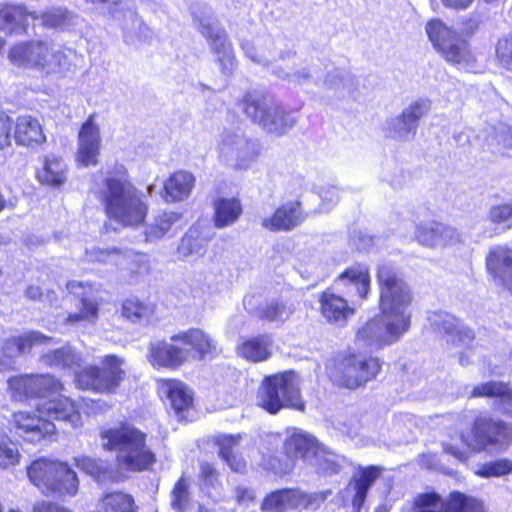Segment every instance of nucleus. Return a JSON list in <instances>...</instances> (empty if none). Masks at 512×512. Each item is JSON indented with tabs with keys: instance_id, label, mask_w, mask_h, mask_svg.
<instances>
[{
	"instance_id": "53",
	"label": "nucleus",
	"mask_w": 512,
	"mask_h": 512,
	"mask_svg": "<svg viewBox=\"0 0 512 512\" xmlns=\"http://www.w3.org/2000/svg\"><path fill=\"white\" fill-rule=\"evenodd\" d=\"M21 455L16 443L8 437L0 441V468L14 467L20 461Z\"/></svg>"
},
{
	"instance_id": "35",
	"label": "nucleus",
	"mask_w": 512,
	"mask_h": 512,
	"mask_svg": "<svg viewBox=\"0 0 512 512\" xmlns=\"http://www.w3.org/2000/svg\"><path fill=\"white\" fill-rule=\"evenodd\" d=\"M14 139L18 145L32 147L46 141L39 121L32 116L23 115L17 118Z\"/></svg>"
},
{
	"instance_id": "7",
	"label": "nucleus",
	"mask_w": 512,
	"mask_h": 512,
	"mask_svg": "<svg viewBox=\"0 0 512 512\" xmlns=\"http://www.w3.org/2000/svg\"><path fill=\"white\" fill-rule=\"evenodd\" d=\"M380 291L379 308L385 319L397 324L405 331L411 326V304L413 300L409 286L391 263H383L377 272Z\"/></svg>"
},
{
	"instance_id": "27",
	"label": "nucleus",
	"mask_w": 512,
	"mask_h": 512,
	"mask_svg": "<svg viewBox=\"0 0 512 512\" xmlns=\"http://www.w3.org/2000/svg\"><path fill=\"white\" fill-rule=\"evenodd\" d=\"M486 266L494 280L512 293V248L507 245L492 247L486 257Z\"/></svg>"
},
{
	"instance_id": "10",
	"label": "nucleus",
	"mask_w": 512,
	"mask_h": 512,
	"mask_svg": "<svg viewBox=\"0 0 512 512\" xmlns=\"http://www.w3.org/2000/svg\"><path fill=\"white\" fill-rule=\"evenodd\" d=\"M27 474L30 481L46 495L72 497L78 492L79 480L67 463L37 459L28 467Z\"/></svg>"
},
{
	"instance_id": "47",
	"label": "nucleus",
	"mask_w": 512,
	"mask_h": 512,
	"mask_svg": "<svg viewBox=\"0 0 512 512\" xmlns=\"http://www.w3.org/2000/svg\"><path fill=\"white\" fill-rule=\"evenodd\" d=\"M42 26L46 28H62L65 29L73 24L74 16L65 8L54 7L42 12L37 13Z\"/></svg>"
},
{
	"instance_id": "32",
	"label": "nucleus",
	"mask_w": 512,
	"mask_h": 512,
	"mask_svg": "<svg viewBox=\"0 0 512 512\" xmlns=\"http://www.w3.org/2000/svg\"><path fill=\"white\" fill-rule=\"evenodd\" d=\"M482 236L491 238L512 228V202L492 206L482 221Z\"/></svg>"
},
{
	"instance_id": "8",
	"label": "nucleus",
	"mask_w": 512,
	"mask_h": 512,
	"mask_svg": "<svg viewBox=\"0 0 512 512\" xmlns=\"http://www.w3.org/2000/svg\"><path fill=\"white\" fill-rule=\"evenodd\" d=\"M240 106L253 123L277 136L287 133L296 123L293 114L287 112L280 102L261 91L246 92Z\"/></svg>"
},
{
	"instance_id": "56",
	"label": "nucleus",
	"mask_w": 512,
	"mask_h": 512,
	"mask_svg": "<svg viewBox=\"0 0 512 512\" xmlns=\"http://www.w3.org/2000/svg\"><path fill=\"white\" fill-rule=\"evenodd\" d=\"M496 54L500 63L507 69L512 70V38L499 40Z\"/></svg>"
},
{
	"instance_id": "21",
	"label": "nucleus",
	"mask_w": 512,
	"mask_h": 512,
	"mask_svg": "<svg viewBox=\"0 0 512 512\" xmlns=\"http://www.w3.org/2000/svg\"><path fill=\"white\" fill-rule=\"evenodd\" d=\"M414 238L420 245L434 249L463 242V236L456 228L439 222L418 225Z\"/></svg>"
},
{
	"instance_id": "63",
	"label": "nucleus",
	"mask_w": 512,
	"mask_h": 512,
	"mask_svg": "<svg viewBox=\"0 0 512 512\" xmlns=\"http://www.w3.org/2000/svg\"><path fill=\"white\" fill-rule=\"evenodd\" d=\"M442 4L454 10H466L471 6L474 0H440Z\"/></svg>"
},
{
	"instance_id": "61",
	"label": "nucleus",
	"mask_w": 512,
	"mask_h": 512,
	"mask_svg": "<svg viewBox=\"0 0 512 512\" xmlns=\"http://www.w3.org/2000/svg\"><path fill=\"white\" fill-rule=\"evenodd\" d=\"M33 512H71L67 508L52 502H40L35 504Z\"/></svg>"
},
{
	"instance_id": "11",
	"label": "nucleus",
	"mask_w": 512,
	"mask_h": 512,
	"mask_svg": "<svg viewBox=\"0 0 512 512\" xmlns=\"http://www.w3.org/2000/svg\"><path fill=\"white\" fill-rule=\"evenodd\" d=\"M100 363L102 367L89 366L76 373L79 388L110 393L120 386L126 375L125 360L116 355H105Z\"/></svg>"
},
{
	"instance_id": "20",
	"label": "nucleus",
	"mask_w": 512,
	"mask_h": 512,
	"mask_svg": "<svg viewBox=\"0 0 512 512\" xmlns=\"http://www.w3.org/2000/svg\"><path fill=\"white\" fill-rule=\"evenodd\" d=\"M431 110V102L427 99H419L410 103L402 113L387 121L389 134L401 141L414 138L417 133L420 120Z\"/></svg>"
},
{
	"instance_id": "36",
	"label": "nucleus",
	"mask_w": 512,
	"mask_h": 512,
	"mask_svg": "<svg viewBox=\"0 0 512 512\" xmlns=\"http://www.w3.org/2000/svg\"><path fill=\"white\" fill-rule=\"evenodd\" d=\"M195 184V177L187 171H177L164 183V199L168 202L187 198Z\"/></svg>"
},
{
	"instance_id": "19",
	"label": "nucleus",
	"mask_w": 512,
	"mask_h": 512,
	"mask_svg": "<svg viewBox=\"0 0 512 512\" xmlns=\"http://www.w3.org/2000/svg\"><path fill=\"white\" fill-rule=\"evenodd\" d=\"M53 338L38 331H28L23 335L5 339L0 346V372L16 368L17 358L25 352L40 346H49Z\"/></svg>"
},
{
	"instance_id": "42",
	"label": "nucleus",
	"mask_w": 512,
	"mask_h": 512,
	"mask_svg": "<svg viewBox=\"0 0 512 512\" xmlns=\"http://www.w3.org/2000/svg\"><path fill=\"white\" fill-rule=\"evenodd\" d=\"M37 177L43 184L59 186L67 178V166L59 157L46 156L42 168L37 171Z\"/></svg>"
},
{
	"instance_id": "50",
	"label": "nucleus",
	"mask_w": 512,
	"mask_h": 512,
	"mask_svg": "<svg viewBox=\"0 0 512 512\" xmlns=\"http://www.w3.org/2000/svg\"><path fill=\"white\" fill-rule=\"evenodd\" d=\"M190 500V481L182 476L171 491V507L177 512H186Z\"/></svg>"
},
{
	"instance_id": "57",
	"label": "nucleus",
	"mask_w": 512,
	"mask_h": 512,
	"mask_svg": "<svg viewBox=\"0 0 512 512\" xmlns=\"http://www.w3.org/2000/svg\"><path fill=\"white\" fill-rule=\"evenodd\" d=\"M319 197L322 201V207L319 209V212H324L331 209L338 202L339 191L334 186L322 187Z\"/></svg>"
},
{
	"instance_id": "30",
	"label": "nucleus",
	"mask_w": 512,
	"mask_h": 512,
	"mask_svg": "<svg viewBox=\"0 0 512 512\" xmlns=\"http://www.w3.org/2000/svg\"><path fill=\"white\" fill-rule=\"evenodd\" d=\"M470 397L495 398V407L504 414L512 416V388L503 382L490 381L475 386Z\"/></svg>"
},
{
	"instance_id": "23",
	"label": "nucleus",
	"mask_w": 512,
	"mask_h": 512,
	"mask_svg": "<svg viewBox=\"0 0 512 512\" xmlns=\"http://www.w3.org/2000/svg\"><path fill=\"white\" fill-rule=\"evenodd\" d=\"M100 147V130L94 122V116L90 115L78 134L77 161L85 167L97 164Z\"/></svg>"
},
{
	"instance_id": "4",
	"label": "nucleus",
	"mask_w": 512,
	"mask_h": 512,
	"mask_svg": "<svg viewBox=\"0 0 512 512\" xmlns=\"http://www.w3.org/2000/svg\"><path fill=\"white\" fill-rule=\"evenodd\" d=\"M214 340L200 329H189L172 335L169 340L149 343L147 359L153 367L174 369L190 359H203L215 352Z\"/></svg>"
},
{
	"instance_id": "43",
	"label": "nucleus",
	"mask_w": 512,
	"mask_h": 512,
	"mask_svg": "<svg viewBox=\"0 0 512 512\" xmlns=\"http://www.w3.org/2000/svg\"><path fill=\"white\" fill-rule=\"evenodd\" d=\"M209 238L203 235L199 226H192L182 237L180 245L178 246V254L187 258L189 256H203L206 252V247Z\"/></svg>"
},
{
	"instance_id": "25",
	"label": "nucleus",
	"mask_w": 512,
	"mask_h": 512,
	"mask_svg": "<svg viewBox=\"0 0 512 512\" xmlns=\"http://www.w3.org/2000/svg\"><path fill=\"white\" fill-rule=\"evenodd\" d=\"M320 313L327 323L344 327L355 314V309L348 301L331 290L322 292L319 296Z\"/></svg>"
},
{
	"instance_id": "5",
	"label": "nucleus",
	"mask_w": 512,
	"mask_h": 512,
	"mask_svg": "<svg viewBox=\"0 0 512 512\" xmlns=\"http://www.w3.org/2000/svg\"><path fill=\"white\" fill-rule=\"evenodd\" d=\"M73 50L52 41L33 39L11 47L8 58L17 67L35 70L44 76L61 77L74 67Z\"/></svg>"
},
{
	"instance_id": "3",
	"label": "nucleus",
	"mask_w": 512,
	"mask_h": 512,
	"mask_svg": "<svg viewBox=\"0 0 512 512\" xmlns=\"http://www.w3.org/2000/svg\"><path fill=\"white\" fill-rule=\"evenodd\" d=\"M99 197L107 216L124 226H137L146 218L148 205L144 195L130 182L123 165H115L107 171Z\"/></svg>"
},
{
	"instance_id": "59",
	"label": "nucleus",
	"mask_w": 512,
	"mask_h": 512,
	"mask_svg": "<svg viewBox=\"0 0 512 512\" xmlns=\"http://www.w3.org/2000/svg\"><path fill=\"white\" fill-rule=\"evenodd\" d=\"M75 463L78 468L91 476L98 475L101 470L99 463L89 457L76 458Z\"/></svg>"
},
{
	"instance_id": "39",
	"label": "nucleus",
	"mask_w": 512,
	"mask_h": 512,
	"mask_svg": "<svg viewBox=\"0 0 512 512\" xmlns=\"http://www.w3.org/2000/svg\"><path fill=\"white\" fill-rule=\"evenodd\" d=\"M320 87L333 90L341 96L353 95L357 90V80L349 71L333 68L326 73L323 72Z\"/></svg>"
},
{
	"instance_id": "46",
	"label": "nucleus",
	"mask_w": 512,
	"mask_h": 512,
	"mask_svg": "<svg viewBox=\"0 0 512 512\" xmlns=\"http://www.w3.org/2000/svg\"><path fill=\"white\" fill-rule=\"evenodd\" d=\"M153 313L154 307L151 304L137 298L126 299L122 305V315L133 323L148 324Z\"/></svg>"
},
{
	"instance_id": "12",
	"label": "nucleus",
	"mask_w": 512,
	"mask_h": 512,
	"mask_svg": "<svg viewBox=\"0 0 512 512\" xmlns=\"http://www.w3.org/2000/svg\"><path fill=\"white\" fill-rule=\"evenodd\" d=\"M260 148L257 140L234 130L224 131L217 145L219 158L236 170L249 169L257 160Z\"/></svg>"
},
{
	"instance_id": "52",
	"label": "nucleus",
	"mask_w": 512,
	"mask_h": 512,
	"mask_svg": "<svg viewBox=\"0 0 512 512\" xmlns=\"http://www.w3.org/2000/svg\"><path fill=\"white\" fill-rule=\"evenodd\" d=\"M236 444V438L233 436H224L219 441V455L227 462L233 471H241L245 468V462L243 459L233 454L232 447Z\"/></svg>"
},
{
	"instance_id": "17",
	"label": "nucleus",
	"mask_w": 512,
	"mask_h": 512,
	"mask_svg": "<svg viewBox=\"0 0 512 512\" xmlns=\"http://www.w3.org/2000/svg\"><path fill=\"white\" fill-rule=\"evenodd\" d=\"M415 512H484L483 503L460 492H453L442 499L438 494L423 493L414 501Z\"/></svg>"
},
{
	"instance_id": "64",
	"label": "nucleus",
	"mask_w": 512,
	"mask_h": 512,
	"mask_svg": "<svg viewBox=\"0 0 512 512\" xmlns=\"http://www.w3.org/2000/svg\"><path fill=\"white\" fill-rule=\"evenodd\" d=\"M498 144L503 145L504 148L512 149V129H504L497 135Z\"/></svg>"
},
{
	"instance_id": "45",
	"label": "nucleus",
	"mask_w": 512,
	"mask_h": 512,
	"mask_svg": "<svg viewBox=\"0 0 512 512\" xmlns=\"http://www.w3.org/2000/svg\"><path fill=\"white\" fill-rule=\"evenodd\" d=\"M324 70L322 69V65L320 64H313L308 67H303L300 70L294 72L293 74H289L284 72L282 69L276 68L274 70V73L279 78H288L290 82L296 83V84H314L316 86L320 87V84L322 83V76H323Z\"/></svg>"
},
{
	"instance_id": "41",
	"label": "nucleus",
	"mask_w": 512,
	"mask_h": 512,
	"mask_svg": "<svg viewBox=\"0 0 512 512\" xmlns=\"http://www.w3.org/2000/svg\"><path fill=\"white\" fill-rule=\"evenodd\" d=\"M382 469L376 466H370L360 471L359 476L354 478L351 487L354 490L352 500L353 508L359 512L366 500L367 493L376 479L380 476Z\"/></svg>"
},
{
	"instance_id": "48",
	"label": "nucleus",
	"mask_w": 512,
	"mask_h": 512,
	"mask_svg": "<svg viewBox=\"0 0 512 512\" xmlns=\"http://www.w3.org/2000/svg\"><path fill=\"white\" fill-rule=\"evenodd\" d=\"M180 219V214L164 212L155 217L153 223L147 226L145 235L149 241H154L166 235L172 226Z\"/></svg>"
},
{
	"instance_id": "15",
	"label": "nucleus",
	"mask_w": 512,
	"mask_h": 512,
	"mask_svg": "<svg viewBox=\"0 0 512 512\" xmlns=\"http://www.w3.org/2000/svg\"><path fill=\"white\" fill-rule=\"evenodd\" d=\"M426 32L434 47L448 62L468 67L472 59L467 43L458 38L442 21L432 20Z\"/></svg>"
},
{
	"instance_id": "37",
	"label": "nucleus",
	"mask_w": 512,
	"mask_h": 512,
	"mask_svg": "<svg viewBox=\"0 0 512 512\" xmlns=\"http://www.w3.org/2000/svg\"><path fill=\"white\" fill-rule=\"evenodd\" d=\"M214 223L217 228L233 225L243 212L241 201L238 198H217L213 203Z\"/></svg>"
},
{
	"instance_id": "6",
	"label": "nucleus",
	"mask_w": 512,
	"mask_h": 512,
	"mask_svg": "<svg viewBox=\"0 0 512 512\" xmlns=\"http://www.w3.org/2000/svg\"><path fill=\"white\" fill-rule=\"evenodd\" d=\"M100 438L105 450L117 453L116 461L121 470L145 471L156 461L155 454L146 444V433L129 423L104 429Z\"/></svg>"
},
{
	"instance_id": "24",
	"label": "nucleus",
	"mask_w": 512,
	"mask_h": 512,
	"mask_svg": "<svg viewBox=\"0 0 512 512\" xmlns=\"http://www.w3.org/2000/svg\"><path fill=\"white\" fill-rule=\"evenodd\" d=\"M430 326L433 330L446 337L447 341L469 345L475 335L467 326L463 325L458 319L446 312H434L429 318Z\"/></svg>"
},
{
	"instance_id": "14",
	"label": "nucleus",
	"mask_w": 512,
	"mask_h": 512,
	"mask_svg": "<svg viewBox=\"0 0 512 512\" xmlns=\"http://www.w3.org/2000/svg\"><path fill=\"white\" fill-rule=\"evenodd\" d=\"M510 429L501 421L488 417H479L475 420L470 432L462 434L465 445L475 452L494 449L500 450L507 446L510 439Z\"/></svg>"
},
{
	"instance_id": "54",
	"label": "nucleus",
	"mask_w": 512,
	"mask_h": 512,
	"mask_svg": "<svg viewBox=\"0 0 512 512\" xmlns=\"http://www.w3.org/2000/svg\"><path fill=\"white\" fill-rule=\"evenodd\" d=\"M511 466L509 459H498L484 464L477 472L482 477H500L510 473Z\"/></svg>"
},
{
	"instance_id": "26",
	"label": "nucleus",
	"mask_w": 512,
	"mask_h": 512,
	"mask_svg": "<svg viewBox=\"0 0 512 512\" xmlns=\"http://www.w3.org/2000/svg\"><path fill=\"white\" fill-rule=\"evenodd\" d=\"M38 18L35 11H30L24 4H0V31L7 34H27L29 19Z\"/></svg>"
},
{
	"instance_id": "1",
	"label": "nucleus",
	"mask_w": 512,
	"mask_h": 512,
	"mask_svg": "<svg viewBox=\"0 0 512 512\" xmlns=\"http://www.w3.org/2000/svg\"><path fill=\"white\" fill-rule=\"evenodd\" d=\"M12 395L19 401L37 398V413L18 411L13 415L15 432L25 441L37 443L54 433L52 420H59L72 427L82 425L81 415L76 404L60 395L63 385L49 374L22 375L9 380Z\"/></svg>"
},
{
	"instance_id": "55",
	"label": "nucleus",
	"mask_w": 512,
	"mask_h": 512,
	"mask_svg": "<svg viewBox=\"0 0 512 512\" xmlns=\"http://www.w3.org/2000/svg\"><path fill=\"white\" fill-rule=\"evenodd\" d=\"M89 256L92 261H97V262H101L104 264H113V265H118L121 262V259L123 258L122 252L116 248L93 249L89 253Z\"/></svg>"
},
{
	"instance_id": "18",
	"label": "nucleus",
	"mask_w": 512,
	"mask_h": 512,
	"mask_svg": "<svg viewBox=\"0 0 512 512\" xmlns=\"http://www.w3.org/2000/svg\"><path fill=\"white\" fill-rule=\"evenodd\" d=\"M405 333L407 331L381 314L359 328L356 341L363 348L375 350L398 342Z\"/></svg>"
},
{
	"instance_id": "38",
	"label": "nucleus",
	"mask_w": 512,
	"mask_h": 512,
	"mask_svg": "<svg viewBox=\"0 0 512 512\" xmlns=\"http://www.w3.org/2000/svg\"><path fill=\"white\" fill-rule=\"evenodd\" d=\"M273 339L269 334L258 335L243 341L237 348L240 356L252 361L267 360L272 354Z\"/></svg>"
},
{
	"instance_id": "9",
	"label": "nucleus",
	"mask_w": 512,
	"mask_h": 512,
	"mask_svg": "<svg viewBox=\"0 0 512 512\" xmlns=\"http://www.w3.org/2000/svg\"><path fill=\"white\" fill-rule=\"evenodd\" d=\"M257 404L270 414H277L283 408L304 411L305 402L297 375L288 371L265 377L258 391Z\"/></svg>"
},
{
	"instance_id": "22",
	"label": "nucleus",
	"mask_w": 512,
	"mask_h": 512,
	"mask_svg": "<svg viewBox=\"0 0 512 512\" xmlns=\"http://www.w3.org/2000/svg\"><path fill=\"white\" fill-rule=\"evenodd\" d=\"M307 218L298 200L288 201L275 210L273 215L262 219L263 228L270 231H290L301 225Z\"/></svg>"
},
{
	"instance_id": "13",
	"label": "nucleus",
	"mask_w": 512,
	"mask_h": 512,
	"mask_svg": "<svg viewBox=\"0 0 512 512\" xmlns=\"http://www.w3.org/2000/svg\"><path fill=\"white\" fill-rule=\"evenodd\" d=\"M380 370L377 358L351 354L338 359L330 370L331 379L348 389H356L372 380Z\"/></svg>"
},
{
	"instance_id": "2",
	"label": "nucleus",
	"mask_w": 512,
	"mask_h": 512,
	"mask_svg": "<svg viewBox=\"0 0 512 512\" xmlns=\"http://www.w3.org/2000/svg\"><path fill=\"white\" fill-rule=\"evenodd\" d=\"M99 197L107 216L124 226H137L146 218L148 205L144 195L130 182L123 165H115L107 171Z\"/></svg>"
},
{
	"instance_id": "49",
	"label": "nucleus",
	"mask_w": 512,
	"mask_h": 512,
	"mask_svg": "<svg viewBox=\"0 0 512 512\" xmlns=\"http://www.w3.org/2000/svg\"><path fill=\"white\" fill-rule=\"evenodd\" d=\"M293 313L291 307L277 300L261 305L256 310V315L262 320L270 322H284Z\"/></svg>"
},
{
	"instance_id": "34",
	"label": "nucleus",
	"mask_w": 512,
	"mask_h": 512,
	"mask_svg": "<svg viewBox=\"0 0 512 512\" xmlns=\"http://www.w3.org/2000/svg\"><path fill=\"white\" fill-rule=\"evenodd\" d=\"M304 503V496L298 490L281 489L267 495L261 504V509L265 512H284L288 509H296Z\"/></svg>"
},
{
	"instance_id": "16",
	"label": "nucleus",
	"mask_w": 512,
	"mask_h": 512,
	"mask_svg": "<svg viewBox=\"0 0 512 512\" xmlns=\"http://www.w3.org/2000/svg\"><path fill=\"white\" fill-rule=\"evenodd\" d=\"M193 23L196 29L207 39L211 49L217 54L222 72L230 74L235 66V57L226 32L217 25L216 19L210 12L201 16L195 15Z\"/></svg>"
},
{
	"instance_id": "28",
	"label": "nucleus",
	"mask_w": 512,
	"mask_h": 512,
	"mask_svg": "<svg viewBox=\"0 0 512 512\" xmlns=\"http://www.w3.org/2000/svg\"><path fill=\"white\" fill-rule=\"evenodd\" d=\"M338 288H344L348 296L357 295L366 298L370 291L369 269L365 265L357 264L347 268L335 281Z\"/></svg>"
},
{
	"instance_id": "58",
	"label": "nucleus",
	"mask_w": 512,
	"mask_h": 512,
	"mask_svg": "<svg viewBox=\"0 0 512 512\" xmlns=\"http://www.w3.org/2000/svg\"><path fill=\"white\" fill-rule=\"evenodd\" d=\"M11 129H12V120L5 113L0 112V150L10 146L11 140Z\"/></svg>"
},
{
	"instance_id": "51",
	"label": "nucleus",
	"mask_w": 512,
	"mask_h": 512,
	"mask_svg": "<svg viewBox=\"0 0 512 512\" xmlns=\"http://www.w3.org/2000/svg\"><path fill=\"white\" fill-rule=\"evenodd\" d=\"M131 25L126 27L124 41L127 44H135L138 40H147L151 36L150 29L136 14L130 13Z\"/></svg>"
},
{
	"instance_id": "62",
	"label": "nucleus",
	"mask_w": 512,
	"mask_h": 512,
	"mask_svg": "<svg viewBox=\"0 0 512 512\" xmlns=\"http://www.w3.org/2000/svg\"><path fill=\"white\" fill-rule=\"evenodd\" d=\"M418 463L421 467L427 469H437L439 466V459L436 454L424 453L419 456Z\"/></svg>"
},
{
	"instance_id": "44",
	"label": "nucleus",
	"mask_w": 512,
	"mask_h": 512,
	"mask_svg": "<svg viewBox=\"0 0 512 512\" xmlns=\"http://www.w3.org/2000/svg\"><path fill=\"white\" fill-rule=\"evenodd\" d=\"M42 361L56 368L76 371L80 367L81 358L70 346H65L45 353Z\"/></svg>"
},
{
	"instance_id": "33",
	"label": "nucleus",
	"mask_w": 512,
	"mask_h": 512,
	"mask_svg": "<svg viewBox=\"0 0 512 512\" xmlns=\"http://www.w3.org/2000/svg\"><path fill=\"white\" fill-rule=\"evenodd\" d=\"M161 392L168 398L175 414L185 418L184 413L191 408L193 402L189 388L181 381L170 379L162 382Z\"/></svg>"
},
{
	"instance_id": "40",
	"label": "nucleus",
	"mask_w": 512,
	"mask_h": 512,
	"mask_svg": "<svg viewBox=\"0 0 512 512\" xmlns=\"http://www.w3.org/2000/svg\"><path fill=\"white\" fill-rule=\"evenodd\" d=\"M346 463L347 460L344 456L338 455L320 444L309 462L319 474L323 475L339 473Z\"/></svg>"
},
{
	"instance_id": "29",
	"label": "nucleus",
	"mask_w": 512,
	"mask_h": 512,
	"mask_svg": "<svg viewBox=\"0 0 512 512\" xmlns=\"http://www.w3.org/2000/svg\"><path fill=\"white\" fill-rule=\"evenodd\" d=\"M68 291L80 298L81 309L79 313L70 314L68 321L75 323L81 320H93L98 314V303L90 285L78 281L67 283Z\"/></svg>"
},
{
	"instance_id": "60",
	"label": "nucleus",
	"mask_w": 512,
	"mask_h": 512,
	"mask_svg": "<svg viewBox=\"0 0 512 512\" xmlns=\"http://www.w3.org/2000/svg\"><path fill=\"white\" fill-rule=\"evenodd\" d=\"M242 48L246 56L249 57L253 62L264 66H266L269 63L267 57L256 53V49L251 43H243Z\"/></svg>"
},
{
	"instance_id": "31",
	"label": "nucleus",
	"mask_w": 512,
	"mask_h": 512,
	"mask_svg": "<svg viewBox=\"0 0 512 512\" xmlns=\"http://www.w3.org/2000/svg\"><path fill=\"white\" fill-rule=\"evenodd\" d=\"M318 446L317 439L312 435L300 430H293L285 439L283 448L289 459L302 458L309 463Z\"/></svg>"
}]
</instances>
